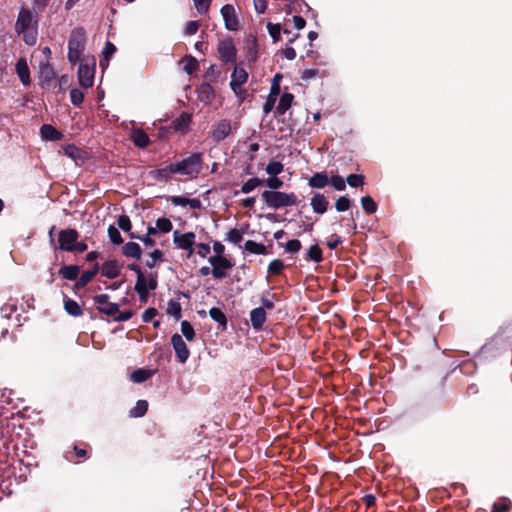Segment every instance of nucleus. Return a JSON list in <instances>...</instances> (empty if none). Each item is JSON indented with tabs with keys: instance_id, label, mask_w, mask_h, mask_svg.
Returning a JSON list of instances; mask_svg holds the SVG:
<instances>
[{
	"instance_id": "nucleus-1",
	"label": "nucleus",
	"mask_w": 512,
	"mask_h": 512,
	"mask_svg": "<svg viewBox=\"0 0 512 512\" xmlns=\"http://www.w3.org/2000/svg\"><path fill=\"white\" fill-rule=\"evenodd\" d=\"M39 14L32 9L22 7L19 10L14 30L17 35L22 36L23 42L28 46H34L38 39Z\"/></svg>"
},
{
	"instance_id": "nucleus-2",
	"label": "nucleus",
	"mask_w": 512,
	"mask_h": 512,
	"mask_svg": "<svg viewBox=\"0 0 512 512\" xmlns=\"http://www.w3.org/2000/svg\"><path fill=\"white\" fill-rule=\"evenodd\" d=\"M86 41V31L83 27H77L71 31L68 40L67 58L72 65L83 59L81 56L85 50Z\"/></svg>"
},
{
	"instance_id": "nucleus-3",
	"label": "nucleus",
	"mask_w": 512,
	"mask_h": 512,
	"mask_svg": "<svg viewBox=\"0 0 512 512\" xmlns=\"http://www.w3.org/2000/svg\"><path fill=\"white\" fill-rule=\"evenodd\" d=\"M172 164L174 167L172 170L175 171V173L185 175L190 178H196L203 168L202 153H192L181 161Z\"/></svg>"
},
{
	"instance_id": "nucleus-4",
	"label": "nucleus",
	"mask_w": 512,
	"mask_h": 512,
	"mask_svg": "<svg viewBox=\"0 0 512 512\" xmlns=\"http://www.w3.org/2000/svg\"><path fill=\"white\" fill-rule=\"evenodd\" d=\"M261 199L268 207L273 209L289 207L298 203V197L293 192L263 191Z\"/></svg>"
},
{
	"instance_id": "nucleus-5",
	"label": "nucleus",
	"mask_w": 512,
	"mask_h": 512,
	"mask_svg": "<svg viewBox=\"0 0 512 512\" xmlns=\"http://www.w3.org/2000/svg\"><path fill=\"white\" fill-rule=\"evenodd\" d=\"M95 59L83 58L78 68V81L81 87L90 88L94 84Z\"/></svg>"
},
{
	"instance_id": "nucleus-6",
	"label": "nucleus",
	"mask_w": 512,
	"mask_h": 512,
	"mask_svg": "<svg viewBox=\"0 0 512 512\" xmlns=\"http://www.w3.org/2000/svg\"><path fill=\"white\" fill-rule=\"evenodd\" d=\"M219 59L225 64H233L236 62L237 49L231 37L219 40L217 45Z\"/></svg>"
},
{
	"instance_id": "nucleus-7",
	"label": "nucleus",
	"mask_w": 512,
	"mask_h": 512,
	"mask_svg": "<svg viewBox=\"0 0 512 512\" xmlns=\"http://www.w3.org/2000/svg\"><path fill=\"white\" fill-rule=\"evenodd\" d=\"M80 237L78 231L73 228L62 229L58 233V249L71 252L76 240ZM55 250L57 247L54 248Z\"/></svg>"
},
{
	"instance_id": "nucleus-8",
	"label": "nucleus",
	"mask_w": 512,
	"mask_h": 512,
	"mask_svg": "<svg viewBox=\"0 0 512 512\" xmlns=\"http://www.w3.org/2000/svg\"><path fill=\"white\" fill-rule=\"evenodd\" d=\"M209 263L212 266L211 274L215 279H222L227 276L226 270L233 267V263L225 256H211Z\"/></svg>"
},
{
	"instance_id": "nucleus-9",
	"label": "nucleus",
	"mask_w": 512,
	"mask_h": 512,
	"mask_svg": "<svg viewBox=\"0 0 512 512\" xmlns=\"http://www.w3.org/2000/svg\"><path fill=\"white\" fill-rule=\"evenodd\" d=\"M220 12L224 20L225 28L229 31H237L240 24L234 6L231 4H225L222 6Z\"/></svg>"
},
{
	"instance_id": "nucleus-10",
	"label": "nucleus",
	"mask_w": 512,
	"mask_h": 512,
	"mask_svg": "<svg viewBox=\"0 0 512 512\" xmlns=\"http://www.w3.org/2000/svg\"><path fill=\"white\" fill-rule=\"evenodd\" d=\"M94 302L100 313L107 316H114L118 313V304L109 301L108 294H100L95 296Z\"/></svg>"
},
{
	"instance_id": "nucleus-11",
	"label": "nucleus",
	"mask_w": 512,
	"mask_h": 512,
	"mask_svg": "<svg viewBox=\"0 0 512 512\" xmlns=\"http://www.w3.org/2000/svg\"><path fill=\"white\" fill-rule=\"evenodd\" d=\"M128 269L135 272L137 275V280L134 286L135 291L138 293L140 301H147V288L145 287V276L142 272L141 267L136 263H131L128 266Z\"/></svg>"
},
{
	"instance_id": "nucleus-12",
	"label": "nucleus",
	"mask_w": 512,
	"mask_h": 512,
	"mask_svg": "<svg viewBox=\"0 0 512 512\" xmlns=\"http://www.w3.org/2000/svg\"><path fill=\"white\" fill-rule=\"evenodd\" d=\"M195 233L194 232H187L184 234H181L178 230L174 231L173 233V241L175 245L183 250H188L189 254L193 253V245L195 243Z\"/></svg>"
},
{
	"instance_id": "nucleus-13",
	"label": "nucleus",
	"mask_w": 512,
	"mask_h": 512,
	"mask_svg": "<svg viewBox=\"0 0 512 512\" xmlns=\"http://www.w3.org/2000/svg\"><path fill=\"white\" fill-rule=\"evenodd\" d=\"M171 344L173 346L178 361L180 363H185L190 356V351L186 343L184 342L182 336L177 333L172 335Z\"/></svg>"
},
{
	"instance_id": "nucleus-14",
	"label": "nucleus",
	"mask_w": 512,
	"mask_h": 512,
	"mask_svg": "<svg viewBox=\"0 0 512 512\" xmlns=\"http://www.w3.org/2000/svg\"><path fill=\"white\" fill-rule=\"evenodd\" d=\"M231 133V122L227 119L219 121L212 131V138L215 142L224 140Z\"/></svg>"
},
{
	"instance_id": "nucleus-15",
	"label": "nucleus",
	"mask_w": 512,
	"mask_h": 512,
	"mask_svg": "<svg viewBox=\"0 0 512 512\" xmlns=\"http://www.w3.org/2000/svg\"><path fill=\"white\" fill-rule=\"evenodd\" d=\"M248 79V73L245 69L236 66L231 74L230 88L233 92H237L239 86L246 83Z\"/></svg>"
},
{
	"instance_id": "nucleus-16",
	"label": "nucleus",
	"mask_w": 512,
	"mask_h": 512,
	"mask_svg": "<svg viewBox=\"0 0 512 512\" xmlns=\"http://www.w3.org/2000/svg\"><path fill=\"white\" fill-rule=\"evenodd\" d=\"M310 205L317 214H324L328 210L329 201L324 194L316 192L311 198Z\"/></svg>"
},
{
	"instance_id": "nucleus-17",
	"label": "nucleus",
	"mask_w": 512,
	"mask_h": 512,
	"mask_svg": "<svg viewBox=\"0 0 512 512\" xmlns=\"http://www.w3.org/2000/svg\"><path fill=\"white\" fill-rule=\"evenodd\" d=\"M267 315L266 311L262 307H257L251 310L250 312V322L254 330L258 331L261 330L265 321H266Z\"/></svg>"
},
{
	"instance_id": "nucleus-18",
	"label": "nucleus",
	"mask_w": 512,
	"mask_h": 512,
	"mask_svg": "<svg viewBox=\"0 0 512 512\" xmlns=\"http://www.w3.org/2000/svg\"><path fill=\"white\" fill-rule=\"evenodd\" d=\"M173 168H174L173 164L170 163L169 165H167L165 167L151 170L149 172V175L152 179H154L156 181L168 182L171 179V175L176 174L175 171L172 170Z\"/></svg>"
},
{
	"instance_id": "nucleus-19",
	"label": "nucleus",
	"mask_w": 512,
	"mask_h": 512,
	"mask_svg": "<svg viewBox=\"0 0 512 512\" xmlns=\"http://www.w3.org/2000/svg\"><path fill=\"white\" fill-rule=\"evenodd\" d=\"M16 73L24 86L31 84L30 70L27 61L21 58L16 63Z\"/></svg>"
},
{
	"instance_id": "nucleus-20",
	"label": "nucleus",
	"mask_w": 512,
	"mask_h": 512,
	"mask_svg": "<svg viewBox=\"0 0 512 512\" xmlns=\"http://www.w3.org/2000/svg\"><path fill=\"white\" fill-rule=\"evenodd\" d=\"M101 274L109 279H114L120 275V266L116 260H109L102 264Z\"/></svg>"
},
{
	"instance_id": "nucleus-21",
	"label": "nucleus",
	"mask_w": 512,
	"mask_h": 512,
	"mask_svg": "<svg viewBox=\"0 0 512 512\" xmlns=\"http://www.w3.org/2000/svg\"><path fill=\"white\" fill-rule=\"evenodd\" d=\"M41 137L44 140L59 141L63 138V134L50 124H44L40 128Z\"/></svg>"
},
{
	"instance_id": "nucleus-22",
	"label": "nucleus",
	"mask_w": 512,
	"mask_h": 512,
	"mask_svg": "<svg viewBox=\"0 0 512 512\" xmlns=\"http://www.w3.org/2000/svg\"><path fill=\"white\" fill-rule=\"evenodd\" d=\"M329 184V177L326 172H316L308 180L311 188L322 189Z\"/></svg>"
},
{
	"instance_id": "nucleus-23",
	"label": "nucleus",
	"mask_w": 512,
	"mask_h": 512,
	"mask_svg": "<svg viewBox=\"0 0 512 512\" xmlns=\"http://www.w3.org/2000/svg\"><path fill=\"white\" fill-rule=\"evenodd\" d=\"M215 97L214 88L209 83H202L198 88V99L205 103H211Z\"/></svg>"
},
{
	"instance_id": "nucleus-24",
	"label": "nucleus",
	"mask_w": 512,
	"mask_h": 512,
	"mask_svg": "<svg viewBox=\"0 0 512 512\" xmlns=\"http://www.w3.org/2000/svg\"><path fill=\"white\" fill-rule=\"evenodd\" d=\"M122 254L126 257H132L140 260L142 256V249L136 242H127L122 247Z\"/></svg>"
},
{
	"instance_id": "nucleus-25",
	"label": "nucleus",
	"mask_w": 512,
	"mask_h": 512,
	"mask_svg": "<svg viewBox=\"0 0 512 512\" xmlns=\"http://www.w3.org/2000/svg\"><path fill=\"white\" fill-rule=\"evenodd\" d=\"M131 139L134 145L139 148H146L150 143L147 133L142 129H134L132 131Z\"/></svg>"
},
{
	"instance_id": "nucleus-26",
	"label": "nucleus",
	"mask_w": 512,
	"mask_h": 512,
	"mask_svg": "<svg viewBox=\"0 0 512 512\" xmlns=\"http://www.w3.org/2000/svg\"><path fill=\"white\" fill-rule=\"evenodd\" d=\"M191 123V115L183 112L179 117L172 121V128L175 131L185 132Z\"/></svg>"
},
{
	"instance_id": "nucleus-27",
	"label": "nucleus",
	"mask_w": 512,
	"mask_h": 512,
	"mask_svg": "<svg viewBox=\"0 0 512 512\" xmlns=\"http://www.w3.org/2000/svg\"><path fill=\"white\" fill-rule=\"evenodd\" d=\"M80 272V267L78 265H64L58 271L59 276L63 279L74 281L76 280Z\"/></svg>"
},
{
	"instance_id": "nucleus-28",
	"label": "nucleus",
	"mask_w": 512,
	"mask_h": 512,
	"mask_svg": "<svg viewBox=\"0 0 512 512\" xmlns=\"http://www.w3.org/2000/svg\"><path fill=\"white\" fill-rule=\"evenodd\" d=\"M64 309L65 311L74 317H79L83 314V310L80 305L73 299L69 298L67 295H64Z\"/></svg>"
},
{
	"instance_id": "nucleus-29",
	"label": "nucleus",
	"mask_w": 512,
	"mask_h": 512,
	"mask_svg": "<svg viewBox=\"0 0 512 512\" xmlns=\"http://www.w3.org/2000/svg\"><path fill=\"white\" fill-rule=\"evenodd\" d=\"M244 250L250 254L267 255L269 252L267 247L262 243H257L253 240H247L244 244Z\"/></svg>"
},
{
	"instance_id": "nucleus-30",
	"label": "nucleus",
	"mask_w": 512,
	"mask_h": 512,
	"mask_svg": "<svg viewBox=\"0 0 512 512\" xmlns=\"http://www.w3.org/2000/svg\"><path fill=\"white\" fill-rule=\"evenodd\" d=\"M246 59L249 63L255 62L258 58L257 41L255 38L247 39L245 43Z\"/></svg>"
},
{
	"instance_id": "nucleus-31",
	"label": "nucleus",
	"mask_w": 512,
	"mask_h": 512,
	"mask_svg": "<svg viewBox=\"0 0 512 512\" xmlns=\"http://www.w3.org/2000/svg\"><path fill=\"white\" fill-rule=\"evenodd\" d=\"M293 99L294 95L292 93H283L276 107V112L280 115L285 114L286 111L291 107Z\"/></svg>"
},
{
	"instance_id": "nucleus-32",
	"label": "nucleus",
	"mask_w": 512,
	"mask_h": 512,
	"mask_svg": "<svg viewBox=\"0 0 512 512\" xmlns=\"http://www.w3.org/2000/svg\"><path fill=\"white\" fill-rule=\"evenodd\" d=\"M209 315L210 317L218 323L219 327L222 329V330H226L227 328V317L226 315L224 314V312L220 309V308H217V307H212L210 310H209Z\"/></svg>"
},
{
	"instance_id": "nucleus-33",
	"label": "nucleus",
	"mask_w": 512,
	"mask_h": 512,
	"mask_svg": "<svg viewBox=\"0 0 512 512\" xmlns=\"http://www.w3.org/2000/svg\"><path fill=\"white\" fill-rule=\"evenodd\" d=\"M153 374H154V371H152V370L139 368V369L134 370L131 373L130 379L134 383H142V382L147 381L149 378H151L153 376Z\"/></svg>"
},
{
	"instance_id": "nucleus-34",
	"label": "nucleus",
	"mask_w": 512,
	"mask_h": 512,
	"mask_svg": "<svg viewBox=\"0 0 512 512\" xmlns=\"http://www.w3.org/2000/svg\"><path fill=\"white\" fill-rule=\"evenodd\" d=\"M280 94V90H277L276 84L271 85L270 87V93L268 95V98L263 106V111L265 114H268L272 111L275 102L277 100V96Z\"/></svg>"
},
{
	"instance_id": "nucleus-35",
	"label": "nucleus",
	"mask_w": 512,
	"mask_h": 512,
	"mask_svg": "<svg viewBox=\"0 0 512 512\" xmlns=\"http://www.w3.org/2000/svg\"><path fill=\"white\" fill-rule=\"evenodd\" d=\"M305 260L312 261L314 263H320L323 261V251L322 249L317 245H312L307 250Z\"/></svg>"
},
{
	"instance_id": "nucleus-36",
	"label": "nucleus",
	"mask_w": 512,
	"mask_h": 512,
	"mask_svg": "<svg viewBox=\"0 0 512 512\" xmlns=\"http://www.w3.org/2000/svg\"><path fill=\"white\" fill-rule=\"evenodd\" d=\"M64 154L74 161L83 160V150L74 144H67L63 147Z\"/></svg>"
},
{
	"instance_id": "nucleus-37",
	"label": "nucleus",
	"mask_w": 512,
	"mask_h": 512,
	"mask_svg": "<svg viewBox=\"0 0 512 512\" xmlns=\"http://www.w3.org/2000/svg\"><path fill=\"white\" fill-rule=\"evenodd\" d=\"M167 314L173 316L175 320H180L182 317V308L178 300L170 299L167 304Z\"/></svg>"
},
{
	"instance_id": "nucleus-38",
	"label": "nucleus",
	"mask_w": 512,
	"mask_h": 512,
	"mask_svg": "<svg viewBox=\"0 0 512 512\" xmlns=\"http://www.w3.org/2000/svg\"><path fill=\"white\" fill-rule=\"evenodd\" d=\"M148 402L146 400H138L136 405L130 410L129 414L131 417L138 418L142 417L147 413Z\"/></svg>"
},
{
	"instance_id": "nucleus-39",
	"label": "nucleus",
	"mask_w": 512,
	"mask_h": 512,
	"mask_svg": "<svg viewBox=\"0 0 512 512\" xmlns=\"http://www.w3.org/2000/svg\"><path fill=\"white\" fill-rule=\"evenodd\" d=\"M263 184V180L258 177H252L244 182L241 186V192L248 194L252 192L256 187Z\"/></svg>"
},
{
	"instance_id": "nucleus-40",
	"label": "nucleus",
	"mask_w": 512,
	"mask_h": 512,
	"mask_svg": "<svg viewBox=\"0 0 512 512\" xmlns=\"http://www.w3.org/2000/svg\"><path fill=\"white\" fill-rule=\"evenodd\" d=\"M285 268V264L280 259L272 260L268 265V273L273 276L280 275Z\"/></svg>"
},
{
	"instance_id": "nucleus-41",
	"label": "nucleus",
	"mask_w": 512,
	"mask_h": 512,
	"mask_svg": "<svg viewBox=\"0 0 512 512\" xmlns=\"http://www.w3.org/2000/svg\"><path fill=\"white\" fill-rule=\"evenodd\" d=\"M361 205L365 213L373 214L377 210V204L370 196H364L361 198Z\"/></svg>"
},
{
	"instance_id": "nucleus-42",
	"label": "nucleus",
	"mask_w": 512,
	"mask_h": 512,
	"mask_svg": "<svg viewBox=\"0 0 512 512\" xmlns=\"http://www.w3.org/2000/svg\"><path fill=\"white\" fill-rule=\"evenodd\" d=\"M242 240H243V232L236 228L230 229L226 233L225 241H228L235 245H239Z\"/></svg>"
},
{
	"instance_id": "nucleus-43",
	"label": "nucleus",
	"mask_w": 512,
	"mask_h": 512,
	"mask_svg": "<svg viewBox=\"0 0 512 512\" xmlns=\"http://www.w3.org/2000/svg\"><path fill=\"white\" fill-rule=\"evenodd\" d=\"M185 65H184V71L192 75L194 72H196L199 68V63L193 56H186L184 59Z\"/></svg>"
},
{
	"instance_id": "nucleus-44",
	"label": "nucleus",
	"mask_w": 512,
	"mask_h": 512,
	"mask_svg": "<svg viewBox=\"0 0 512 512\" xmlns=\"http://www.w3.org/2000/svg\"><path fill=\"white\" fill-rule=\"evenodd\" d=\"M284 165L279 161H271L266 166V172L270 176H277L283 172Z\"/></svg>"
},
{
	"instance_id": "nucleus-45",
	"label": "nucleus",
	"mask_w": 512,
	"mask_h": 512,
	"mask_svg": "<svg viewBox=\"0 0 512 512\" xmlns=\"http://www.w3.org/2000/svg\"><path fill=\"white\" fill-rule=\"evenodd\" d=\"M267 30L273 42H278L281 39V25L279 23L273 24L271 22L267 23Z\"/></svg>"
},
{
	"instance_id": "nucleus-46",
	"label": "nucleus",
	"mask_w": 512,
	"mask_h": 512,
	"mask_svg": "<svg viewBox=\"0 0 512 512\" xmlns=\"http://www.w3.org/2000/svg\"><path fill=\"white\" fill-rule=\"evenodd\" d=\"M156 227L158 232L168 233L172 230L173 225L170 219L161 217L156 220Z\"/></svg>"
},
{
	"instance_id": "nucleus-47",
	"label": "nucleus",
	"mask_w": 512,
	"mask_h": 512,
	"mask_svg": "<svg viewBox=\"0 0 512 512\" xmlns=\"http://www.w3.org/2000/svg\"><path fill=\"white\" fill-rule=\"evenodd\" d=\"M349 186L358 188L362 187L365 183V177L362 174H350L346 179Z\"/></svg>"
},
{
	"instance_id": "nucleus-48",
	"label": "nucleus",
	"mask_w": 512,
	"mask_h": 512,
	"mask_svg": "<svg viewBox=\"0 0 512 512\" xmlns=\"http://www.w3.org/2000/svg\"><path fill=\"white\" fill-rule=\"evenodd\" d=\"M181 332L183 336L188 340L192 341L195 338V330L193 326L187 320L181 322Z\"/></svg>"
},
{
	"instance_id": "nucleus-49",
	"label": "nucleus",
	"mask_w": 512,
	"mask_h": 512,
	"mask_svg": "<svg viewBox=\"0 0 512 512\" xmlns=\"http://www.w3.org/2000/svg\"><path fill=\"white\" fill-rule=\"evenodd\" d=\"M108 236H109L110 241L115 245H120L123 243V238H122L118 228H116L113 225H110L108 227Z\"/></svg>"
},
{
	"instance_id": "nucleus-50",
	"label": "nucleus",
	"mask_w": 512,
	"mask_h": 512,
	"mask_svg": "<svg viewBox=\"0 0 512 512\" xmlns=\"http://www.w3.org/2000/svg\"><path fill=\"white\" fill-rule=\"evenodd\" d=\"M511 509V503L507 499H501L496 501L493 506L491 512H509Z\"/></svg>"
},
{
	"instance_id": "nucleus-51",
	"label": "nucleus",
	"mask_w": 512,
	"mask_h": 512,
	"mask_svg": "<svg viewBox=\"0 0 512 512\" xmlns=\"http://www.w3.org/2000/svg\"><path fill=\"white\" fill-rule=\"evenodd\" d=\"M329 184L337 191H344L346 189V182L340 175H333L329 179Z\"/></svg>"
},
{
	"instance_id": "nucleus-52",
	"label": "nucleus",
	"mask_w": 512,
	"mask_h": 512,
	"mask_svg": "<svg viewBox=\"0 0 512 512\" xmlns=\"http://www.w3.org/2000/svg\"><path fill=\"white\" fill-rule=\"evenodd\" d=\"M40 75L42 80H44L45 82H50L55 78V71L51 65L46 64L41 67Z\"/></svg>"
},
{
	"instance_id": "nucleus-53",
	"label": "nucleus",
	"mask_w": 512,
	"mask_h": 512,
	"mask_svg": "<svg viewBox=\"0 0 512 512\" xmlns=\"http://www.w3.org/2000/svg\"><path fill=\"white\" fill-rule=\"evenodd\" d=\"M263 184L270 189L269 191H277V189L283 186V181L277 176H271L266 180H263Z\"/></svg>"
},
{
	"instance_id": "nucleus-54",
	"label": "nucleus",
	"mask_w": 512,
	"mask_h": 512,
	"mask_svg": "<svg viewBox=\"0 0 512 512\" xmlns=\"http://www.w3.org/2000/svg\"><path fill=\"white\" fill-rule=\"evenodd\" d=\"M150 257H151V260L146 262V266L148 268H154L156 266L157 261H159V262L163 261L164 253L160 249H154L150 253Z\"/></svg>"
},
{
	"instance_id": "nucleus-55",
	"label": "nucleus",
	"mask_w": 512,
	"mask_h": 512,
	"mask_svg": "<svg viewBox=\"0 0 512 512\" xmlns=\"http://www.w3.org/2000/svg\"><path fill=\"white\" fill-rule=\"evenodd\" d=\"M70 101L75 106H80L84 101V94L81 90L73 88L70 90Z\"/></svg>"
},
{
	"instance_id": "nucleus-56",
	"label": "nucleus",
	"mask_w": 512,
	"mask_h": 512,
	"mask_svg": "<svg viewBox=\"0 0 512 512\" xmlns=\"http://www.w3.org/2000/svg\"><path fill=\"white\" fill-rule=\"evenodd\" d=\"M99 272V264L95 263L93 267L89 270L84 271L80 278L82 281H84L86 284H88Z\"/></svg>"
},
{
	"instance_id": "nucleus-57",
	"label": "nucleus",
	"mask_w": 512,
	"mask_h": 512,
	"mask_svg": "<svg viewBox=\"0 0 512 512\" xmlns=\"http://www.w3.org/2000/svg\"><path fill=\"white\" fill-rule=\"evenodd\" d=\"M284 248L285 252L295 254L301 250L302 244L298 239H292L285 244Z\"/></svg>"
},
{
	"instance_id": "nucleus-58",
	"label": "nucleus",
	"mask_w": 512,
	"mask_h": 512,
	"mask_svg": "<svg viewBox=\"0 0 512 512\" xmlns=\"http://www.w3.org/2000/svg\"><path fill=\"white\" fill-rule=\"evenodd\" d=\"M351 200L347 196L339 197L335 202V208L338 212L347 211L350 208Z\"/></svg>"
},
{
	"instance_id": "nucleus-59",
	"label": "nucleus",
	"mask_w": 512,
	"mask_h": 512,
	"mask_svg": "<svg viewBox=\"0 0 512 512\" xmlns=\"http://www.w3.org/2000/svg\"><path fill=\"white\" fill-rule=\"evenodd\" d=\"M117 225L118 227L123 230L124 232H130L132 228V223L127 215H120L117 219Z\"/></svg>"
},
{
	"instance_id": "nucleus-60",
	"label": "nucleus",
	"mask_w": 512,
	"mask_h": 512,
	"mask_svg": "<svg viewBox=\"0 0 512 512\" xmlns=\"http://www.w3.org/2000/svg\"><path fill=\"white\" fill-rule=\"evenodd\" d=\"M158 286V274L151 273L148 278H145V287L147 288V296L150 290H155Z\"/></svg>"
},
{
	"instance_id": "nucleus-61",
	"label": "nucleus",
	"mask_w": 512,
	"mask_h": 512,
	"mask_svg": "<svg viewBox=\"0 0 512 512\" xmlns=\"http://www.w3.org/2000/svg\"><path fill=\"white\" fill-rule=\"evenodd\" d=\"M198 13L205 14L208 12L212 0H193Z\"/></svg>"
},
{
	"instance_id": "nucleus-62",
	"label": "nucleus",
	"mask_w": 512,
	"mask_h": 512,
	"mask_svg": "<svg viewBox=\"0 0 512 512\" xmlns=\"http://www.w3.org/2000/svg\"><path fill=\"white\" fill-rule=\"evenodd\" d=\"M51 0H34L32 10L36 14H41L45 11Z\"/></svg>"
},
{
	"instance_id": "nucleus-63",
	"label": "nucleus",
	"mask_w": 512,
	"mask_h": 512,
	"mask_svg": "<svg viewBox=\"0 0 512 512\" xmlns=\"http://www.w3.org/2000/svg\"><path fill=\"white\" fill-rule=\"evenodd\" d=\"M133 315H134V312L132 310H126V311H122V312H120L118 310V313L113 316V320L117 321V322H124V321H128L129 319H131L133 317Z\"/></svg>"
},
{
	"instance_id": "nucleus-64",
	"label": "nucleus",
	"mask_w": 512,
	"mask_h": 512,
	"mask_svg": "<svg viewBox=\"0 0 512 512\" xmlns=\"http://www.w3.org/2000/svg\"><path fill=\"white\" fill-rule=\"evenodd\" d=\"M342 243V239L337 234H332L330 238L327 240V247L331 250L336 249Z\"/></svg>"
}]
</instances>
